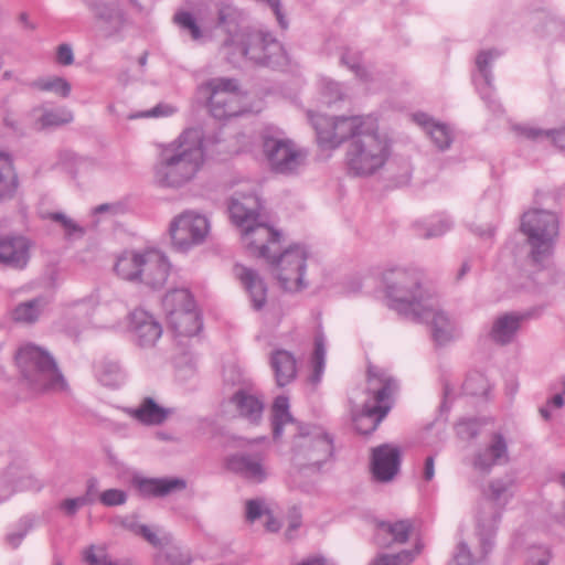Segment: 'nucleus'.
<instances>
[{"instance_id":"obj_1","label":"nucleus","mask_w":565,"mask_h":565,"mask_svg":"<svg viewBox=\"0 0 565 565\" xmlns=\"http://www.w3.org/2000/svg\"><path fill=\"white\" fill-rule=\"evenodd\" d=\"M320 145L338 148L350 141L347 164L355 175H371L382 169L391 156L392 139L372 115L329 117L307 111Z\"/></svg>"},{"instance_id":"obj_2","label":"nucleus","mask_w":565,"mask_h":565,"mask_svg":"<svg viewBox=\"0 0 565 565\" xmlns=\"http://www.w3.org/2000/svg\"><path fill=\"white\" fill-rule=\"evenodd\" d=\"M203 142V131L189 128L162 146L152 168L153 182L160 188L178 190L193 181L205 162Z\"/></svg>"},{"instance_id":"obj_3","label":"nucleus","mask_w":565,"mask_h":565,"mask_svg":"<svg viewBox=\"0 0 565 565\" xmlns=\"http://www.w3.org/2000/svg\"><path fill=\"white\" fill-rule=\"evenodd\" d=\"M280 239L281 233L275 231L273 237L265 242L264 250H260L257 245L249 254L267 262L270 275L282 290L301 291L308 287L306 279L308 250L300 244H294L279 252Z\"/></svg>"},{"instance_id":"obj_4","label":"nucleus","mask_w":565,"mask_h":565,"mask_svg":"<svg viewBox=\"0 0 565 565\" xmlns=\"http://www.w3.org/2000/svg\"><path fill=\"white\" fill-rule=\"evenodd\" d=\"M231 63L241 60L255 66H274L285 60L279 41L268 31L246 29L230 35L223 44Z\"/></svg>"},{"instance_id":"obj_5","label":"nucleus","mask_w":565,"mask_h":565,"mask_svg":"<svg viewBox=\"0 0 565 565\" xmlns=\"http://www.w3.org/2000/svg\"><path fill=\"white\" fill-rule=\"evenodd\" d=\"M397 385L395 380L383 369L370 366L367 371V399L362 407L351 408L353 425L358 433L366 435L376 429L391 406L387 403Z\"/></svg>"},{"instance_id":"obj_6","label":"nucleus","mask_w":565,"mask_h":565,"mask_svg":"<svg viewBox=\"0 0 565 565\" xmlns=\"http://www.w3.org/2000/svg\"><path fill=\"white\" fill-rule=\"evenodd\" d=\"M23 381L34 391H67V382L54 358L45 349L32 343L22 345L15 354Z\"/></svg>"},{"instance_id":"obj_7","label":"nucleus","mask_w":565,"mask_h":565,"mask_svg":"<svg viewBox=\"0 0 565 565\" xmlns=\"http://www.w3.org/2000/svg\"><path fill=\"white\" fill-rule=\"evenodd\" d=\"M383 281L388 306L408 319L419 315L423 305L434 298L423 288L419 274L414 269H388Z\"/></svg>"},{"instance_id":"obj_8","label":"nucleus","mask_w":565,"mask_h":565,"mask_svg":"<svg viewBox=\"0 0 565 565\" xmlns=\"http://www.w3.org/2000/svg\"><path fill=\"white\" fill-rule=\"evenodd\" d=\"M513 479L497 478L489 481L477 511V533L480 540L481 557L493 547V539L502 511L512 497Z\"/></svg>"},{"instance_id":"obj_9","label":"nucleus","mask_w":565,"mask_h":565,"mask_svg":"<svg viewBox=\"0 0 565 565\" xmlns=\"http://www.w3.org/2000/svg\"><path fill=\"white\" fill-rule=\"evenodd\" d=\"M228 210L233 223L242 231V241L247 252L249 253L257 245L260 250H264L265 242L273 237L276 230L259 220L262 210L259 199L254 194L234 196Z\"/></svg>"},{"instance_id":"obj_10","label":"nucleus","mask_w":565,"mask_h":565,"mask_svg":"<svg viewBox=\"0 0 565 565\" xmlns=\"http://www.w3.org/2000/svg\"><path fill=\"white\" fill-rule=\"evenodd\" d=\"M558 218L547 210L534 209L525 212L521 218V232L530 246V258L541 265L552 254L558 236Z\"/></svg>"},{"instance_id":"obj_11","label":"nucleus","mask_w":565,"mask_h":565,"mask_svg":"<svg viewBox=\"0 0 565 565\" xmlns=\"http://www.w3.org/2000/svg\"><path fill=\"white\" fill-rule=\"evenodd\" d=\"M333 452L332 438L321 427L306 426L294 439L292 462L298 468L318 469Z\"/></svg>"},{"instance_id":"obj_12","label":"nucleus","mask_w":565,"mask_h":565,"mask_svg":"<svg viewBox=\"0 0 565 565\" xmlns=\"http://www.w3.org/2000/svg\"><path fill=\"white\" fill-rule=\"evenodd\" d=\"M263 152L269 169L282 175L298 174L306 166L308 151L289 138L265 136Z\"/></svg>"},{"instance_id":"obj_13","label":"nucleus","mask_w":565,"mask_h":565,"mask_svg":"<svg viewBox=\"0 0 565 565\" xmlns=\"http://www.w3.org/2000/svg\"><path fill=\"white\" fill-rule=\"evenodd\" d=\"M207 96L210 111L216 119H226L242 113L243 96L237 82L232 78H212L200 86Z\"/></svg>"},{"instance_id":"obj_14","label":"nucleus","mask_w":565,"mask_h":565,"mask_svg":"<svg viewBox=\"0 0 565 565\" xmlns=\"http://www.w3.org/2000/svg\"><path fill=\"white\" fill-rule=\"evenodd\" d=\"M169 231L173 246L178 250L186 252L205 241L210 223L204 215L185 211L172 220Z\"/></svg>"},{"instance_id":"obj_15","label":"nucleus","mask_w":565,"mask_h":565,"mask_svg":"<svg viewBox=\"0 0 565 565\" xmlns=\"http://www.w3.org/2000/svg\"><path fill=\"white\" fill-rule=\"evenodd\" d=\"M173 301L189 302V290L185 288L172 289L162 299L169 327L179 335L192 337L201 329V321L195 303L192 308H183L174 311Z\"/></svg>"},{"instance_id":"obj_16","label":"nucleus","mask_w":565,"mask_h":565,"mask_svg":"<svg viewBox=\"0 0 565 565\" xmlns=\"http://www.w3.org/2000/svg\"><path fill=\"white\" fill-rule=\"evenodd\" d=\"M411 319L429 324L431 339L436 345H446L459 335L456 322L438 308L434 298L425 302L419 315H414Z\"/></svg>"},{"instance_id":"obj_17","label":"nucleus","mask_w":565,"mask_h":565,"mask_svg":"<svg viewBox=\"0 0 565 565\" xmlns=\"http://www.w3.org/2000/svg\"><path fill=\"white\" fill-rule=\"evenodd\" d=\"M32 242L22 235L0 236V264L23 269L30 260Z\"/></svg>"},{"instance_id":"obj_18","label":"nucleus","mask_w":565,"mask_h":565,"mask_svg":"<svg viewBox=\"0 0 565 565\" xmlns=\"http://www.w3.org/2000/svg\"><path fill=\"white\" fill-rule=\"evenodd\" d=\"M129 329L139 347L151 348L162 334L161 324L143 309H135L129 316Z\"/></svg>"},{"instance_id":"obj_19","label":"nucleus","mask_w":565,"mask_h":565,"mask_svg":"<svg viewBox=\"0 0 565 565\" xmlns=\"http://www.w3.org/2000/svg\"><path fill=\"white\" fill-rule=\"evenodd\" d=\"M141 268L139 282L153 289L161 288L170 273V264L167 257L156 249L145 250V260Z\"/></svg>"},{"instance_id":"obj_20","label":"nucleus","mask_w":565,"mask_h":565,"mask_svg":"<svg viewBox=\"0 0 565 565\" xmlns=\"http://www.w3.org/2000/svg\"><path fill=\"white\" fill-rule=\"evenodd\" d=\"M132 484L142 498H163L186 488L183 478H140L135 477Z\"/></svg>"},{"instance_id":"obj_21","label":"nucleus","mask_w":565,"mask_h":565,"mask_svg":"<svg viewBox=\"0 0 565 565\" xmlns=\"http://www.w3.org/2000/svg\"><path fill=\"white\" fill-rule=\"evenodd\" d=\"M508 460V443L501 434L495 433L487 447L473 456L472 466L476 470L487 473L495 465L505 463Z\"/></svg>"},{"instance_id":"obj_22","label":"nucleus","mask_w":565,"mask_h":565,"mask_svg":"<svg viewBox=\"0 0 565 565\" xmlns=\"http://www.w3.org/2000/svg\"><path fill=\"white\" fill-rule=\"evenodd\" d=\"M399 451L391 445H382L373 449L372 473L380 482L391 481L398 472Z\"/></svg>"},{"instance_id":"obj_23","label":"nucleus","mask_w":565,"mask_h":565,"mask_svg":"<svg viewBox=\"0 0 565 565\" xmlns=\"http://www.w3.org/2000/svg\"><path fill=\"white\" fill-rule=\"evenodd\" d=\"M226 468L252 483L266 480L268 469L258 457L252 455H234L226 459Z\"/></svg>"},{"instance_id":"obj_24","label":"nucleus","mask_w":565,"mask_h":565,"mask_svg":"<svg viewBox=\"0 0 565 565\" xmlns=\"http://www.w3.org/2000/svg\"><path fill=\"white\" fill-rule=\"evenodd\" d=\"M525 318V315L519 312H505L495 317L488 333L489 339L499 345L512 343Z\"/></svg>"},{"instance_id":"obj_25","label":"nucleus","mask_w":565,"mask_h":565,"mask_svg":"<svg viewBox=\"0 0 565 565\" xmlns=\"http://www.w3.org/2000/svg\"><path fill=\"white\" fill-rule=\"evenodd\" d=\"M234 271L237 279L248 292L253 307L256 310L262 309L267 299V287L264 279L256 270L243 265H236Z\"/></svg>"},{"instance_id":"obj_26","label":"nucleus","mask_w":565,"mask_h":565,"mask_svg":"<svg viewBox=\"0 0 565 565\" xmlns=\"http://www.w3.org/2000/svg\"><path fill=\"white\" fill-rule=\"evenodd\" d=\"M128 414L143 425L158 426L173 414V408L159 405L152 397H143L137 407L128 409Z\"/></svg>"},{"instance_id":"obj_27","label":"nucleus","mask_w":565,"mask_h":565,"mask_svg":"<svg viewBox=\"0 0 565 565\" xmlns=\"http://www.w3.org/2000/svg\"><path fill=\"white\" fill-rule=\"evenodd\" d=\"M30 117L35 130L66 125L72 122L74 119L73 113L65 107H58L55 109L35 107L30 111Z\"/></svg>"},{"instance_id":"obj_28","label":"nucleus","mask_w":565,"mask_h":565,"mask_svg":"<svg viewBox=\"0 0 565 565\" xmlns=\"http://www.w3.org/2000/svg\"><path fill=\"white\" fill-rule=\"evenodd\" d=\"M270 366L274 371L278 386L282 387L291 383L297 375V361L287 350H275L270 354Z\"/></svg>"},{"instance_id":"obj_29","label":"nucleus","mask_w":565,"mask_h":565,"mask_svg":"<svg viewBox=\"0 0 565 565\" xmlns=\"http://www.w3.org/2000/svg\"><path fill=\"white\" fill-rule=\"evenodd\" d=\"M412 118L425 130L438 149L445 150L449 148L452 142V134L447 125L435 121L425 113H415L412 115Z\"/></svg>"},{"instance_id":"obj_30","label":"nucleus","mask_w":565,"mask_h":565,"mask_svg":"<svg viewBox=\"0 0 565 565\" xmlns=\"http://www.w3.org/2000/svg\"><path fill=\"white\" fill-rule=\"evenodd\" d=\"M273 434L278 439L282 435V428L289 427L295 436L306 426L296 423L289 413V401L286 396H277L271 408Z\"/></svg>"},{"instance_id":"obj_31","label":"nucleus","mask_w":565,"mask_h":565,"mask_svg":"<svg viewBox=\"0 0 565 565\" xmlns=\"http://www.w3.org/2000/svg\"><path fill=\"white\" fill-rule=\"evenodd\" d=\"M143 260L145 252L127 250L118 256L114 269L124 280L139 281Z\"/></svg>"},{"instance_id":"obj_32","label":"nucleus","mask_w":565,"mask_h":565,"mask_svg":"<svg viewBox=\"0 0 565 565\" xmlns=\"http://www.w3.org/2000/svg\"><path fill=\"white\" fill-rule=\"evenodd\" d=\"M516 134L527 140L550 141L558 150L565 152V126L561 129H541L532 126H515Z\"/></svg>"},{"instance_id":"obj_33","label":"nucleus","mask_w":565,"mask_h":565,"mask_svg":"<svg viewBox=\"0 0 565 565\" xmlns=\"http://www.w3.org/2000/svg\"><path fill=\"white\" fill-rule=\"evenodd\" d=\"M95 17L103 23L117 30L124 23V17L116 0H86Z\"/></svg>"},{"instance_id":"obj_34","label":"nucleus","mask_w":565,"mask_h":565,"mask_svg":"<svg viewBox=\"0 0 565 565\" xmlns=\"http://www.w3.org/2000/svg\"><path fill=\"white\" fill-rule=\"evenodd\" d=\"M232 401L241 416L252 423H256L260 419L264 411V403L257 396L245 391H239L233 396Z\"/></svg>"},{"instance_id":"obj_35","label":"nucleus","mask_w":565,"mask_h":565,"mask_svg":"<svg viewBox=\"0 0 565 565\" xmlns=\"http://www.w3.org/2000/svg\"><path fill=\"white\" fill-rule=\"evenodd\" d=\"M18 189V175L9 154L0 152V200L10 199Z\"/></svg>"},{"instance_id":"obj_36","label":"nucleus","mask_w":565,"mask_h":565,"mask_svg":"<svg viewBox=\"0 0 565 565\" xmlns=\"http://www.w3.org/2000/svg\"><path fill=\"white\" fill-rule=\"evenodd\" d=\"M30 87L39 92L53 93L57 97L67 98L72 92L71 83L61 76L39 77L30 83Z\"/></svg>"},{"instance_id":"obj_37","label":"nucleus","mask_w":565,"mask_h":565,"mask_svg":"<svg viewBox=\"0 0 565 565\" xmlns=\"http://www.w3.org/2000/svg\"><path fill=\"white\" fill-rule=\"evenodd\" d=\"M45 303L44 298L22 302L13 309L12 319L22 323H32L40 317Z\"/></svg>"},{"instance_id":"obj_38","label":"nucleus","mask_w":565,"mask_h":565,"mask_svg":"<svg viewBox=\"0 0 565 565\" xmlns=\"http://www.w3.org/2000/svg\"><path fill=\"white\" fill-rule=\"evenodd\" d=\"M97 376L99 382L109 387L119 386L125 379V374L120 365L113 360H103L97 369Z\"/></svg>"},{"instance_id":"obj_39","label":"nucleus","mask_w":565,"mask_h":565,"mask_svg":"<svg viewBox=\"0 0 565 565\" xmlns=\"http://www.w3.org/2000/svg\"><path fill=\"white\" fill-rule=\"evenodd\" d=\"M43 217L56 223L63 230L67 239L82 238L86 233L83 226L62 212L47 213Z\"/></svg>"},{"instance_id":"obj_40","label":"nucleus","mask_w":565,"mask_h":565,"mask_svg":"<svg viewBox=\"0 0 565 565\" xmlns=\"http://www.w3.org/2000/svg\"><path fill=\"white\" fill-rule=\"evenodd\" d=\"M420 546L417 545L415 550L402 551L397 554H381L376 556L370 565H408L412 563L417 554L420 553Z\"/></svg>"},{"instance_id":"obj_41","label":"nucleus","mask_w":565,"mask_h":565,"mask_svg":"<svg viewBox=\"0 0 565 565\" xmlns=\"http://www.w3.org/2000/svg\"><path fill=\"white\" fill-rule=\"evenodd\" d=\"M173 21L182 31L188 32L193 41L203 39V31L192 13L179 11L174 14Z\"/></svg>"},{"instance_id":"obj_42","label":"nucleus","mask_w":565,"mask_h":565,"mask_svg":"<svg viewBox=\"0 0 565 565\" xmlns=\"http://www.w3.org/2000/svg\"><path fill=\"white\" fill-rule=\"evenodd\" d=\"M128 529L136 535L142 536L153 547L162 548L171 543V536L166 534L159 536L151 527L145 524L131 523Z\"/></svg>"},{"instance_id":"obj_43","label":"nucleus","mask_w":565,"mask_h":565,"mask_svg":"<svg viewBox=\"0 0 565 565\" xmlns=\"http://www.w3.org/2000/svg\"><path fill=\"white\" fill-rule=\"evenodd\" d=\"M243 18L242 11L228 3H221L217 11V22L231 34V28L236 26Z\"/></svg>"},{"instance_id":"obj_44","label":"nucleus","mask_w":565,"mask_h":565,"mask_svg":"<svg viewBox=\"0 0 565 565\" xmlns=\"http://www.w3.org/2000/svg\"><path fill=\"white\" fill-rule=\"evenodd\" d=\"M273 508L271 503L264 498L249 499L245 502V519L254 523L260 518H265Z\"/></svg>"},{"instance_id":"obj_45","label":"nucleus","mask_w":565,"mask_h":565,"mask_svg":"<svg viewBox=\"0 0 565 565\" xmlns=\"http://www.w3.org/2000/svg\"><path fill=\"white\" fill-rule=\"evenodd\" d=\"M412 524L408 521H398L395 523L382 522L379 526L381 532L392 536L395 543H405L408 539Z\"/></svg>"},{"instance_id":"obj_46","label":"nucleus","mask_w":565,"mask_h":565,"mask_svg":"<svg viewBox=\"0 0 565 565\" xmlns=\"http://www.w3.org/2000/svg\"><path fill=\"white\" fill-rule=\"evenodd\" d=\"M462 387L468 395L486 396L490 390V384L483 374L472 373L466 379Z\"/></svg>"},{"instance_id":"obj_47","label":"nucleus","mask_w":565,"mask_h":565,"mask_svg":"<svg viewBox=\"0 0 565 565\" xmlns=\"http://www.w3.org/2000/svg\"><path fill=\"white\" fill-rule=\"evenodd\" d=\"M166 546L167 550L162 556L170 565H190L192 557L188 550L178 545Z\"/></svg>"},{"instance_id":"obj_48","label":"nucleus","mask_w":565,"mask_h":565,"mask_svg":"<svg viewBox=\"0 0 565 565\" xmlns=\"http://www.w3.org/2000/svg\"><path fill=\"white\" fill-rule=\"evenodd\" d=\"M499 55L500 52L498 50H488L480 52L476 58L478 71L480 72V74L482 75L488 85L491 84L492 79L491 72L489 70L490 63Z\"/></svg>"},{"instance_id":"obj_49","label":"nucleus","mask_w":565,"mask_h":565,"mask_svg":"<svg viewBox=\"0 0 565 565\" xmlns=\"http://www.w3.org/2000/svg\"><path fill=\"white\" fill-rule=\"evenodd\" d=\"M83 558L88 565H118L108 557L103 548L95 545L88 546L83 552Z\"/></svg>"},{"instance_id":"obj_50","label":"nucleus","mask_w":565,"mask_h":565,"mask_svg":"<svg viewBox=\"0 0 565 565\" xmlns=\"http://www.w3.org/2000/svg\"><path fill=\"white\" fill-rule=\"evenodd\" d=\"M99 501L105 507L122 505L127 501V493L120 489H107L99 494Z\"/></svg>"},{"instance_id":"obj_51","label":"nucleus","mask_w":565,"mask_h":565,"mask_svg":"<svg viewBox=\"0 0 565 565\" xmlns=\"http://www.w3.org/2000/svg\"><path fill=\"white\" fill-rule=\"evenodd\" d=\"M324 356H326V349H324L323 342H322V340L318 339L316 341V349H315L313 360H312L313 375L311 377V381L313 383H318L320 380V375H321V373L323 371V366H324Z\"/></svg>"},{"instance_id":"obj_52","label":"nucleus","mask_w":565,"mask_h":565,"mask_svg":"<svg viewBox=\"0 0 565 565\" xmlns=\"http://www.w3.org/2000/svg\"><path fill=\"white\" fill-rule=\"evenodd\" d=\"M93 498L77 497L65 499L60 503V509L68 516L74 515L81 508L92 504Z\"/></svg>"},{"instance_id":"obj_53","label":"nucleus","mask_w":565,"mask_h":565,"mask_svg":"<svg viewBox=\"0 0 565 565\" xmlns=\"http://www.w3.org/2000/svg\"><path fill=\"white\" fill-rule=\"evenodd\" d=\"M175 111V108L169 104H158L153 108L147 111L131 114L128 116L129 119L148 118V117H166L170 116Z\"/></svg>"},{"instance_id":"obj_54","label":"nucleus","mask_w":565,"mask_h":565,"mask_svg":"<svg viewBox=\"0 0 565 565\" xmlns=\"http://www.w3.org/2000/svg\"><path fill=\"white\" fill-rule=\"evenodd\" d=\"M33 522L31 519H23L20 524L19 529L15 532L9 533L7 535V542L10 546L13 548L18 547L26 533L32 529Z\"/></svg>"},{"instance_id":"obj_55","label":"nucleus","mask_w":565,"mask_h":565,"mask_svg":"<svg viewBox=\"0 0 565 565\" xmlns=\"http://www.w3.org/2000/svg\"><path fill=\"white\" fill-rule=\"evenodd\" d=\"M342 63L348 65L350 70H352L355 75L362 79L367 81L370 75L369 72L360 64V56L359 55H352L349 53H345L342 55Z\"/></svg>"},{"instance_id":"obj_56","label":"nucleus","mask_w":565,"mask_h":565,"mask_svg":"<svg viewBox=\"0 0 565 565\" xmlns=\"http://www.w3.org/2000/svg\"><path fill=\"white\" fill-rule=\"evenodd\" d=\"M454 559L457 565H475L477 558L471 554L466 543L461 542L458 544Z\"/></svg>"},{"instance_id":"obj_57","label":"nucleus","mask_w":565,"mask_h":565,"mask_svg":"<svg viewBox=\"0 0 565 565\" xmlns=\"http://www.w3.org/2000/svg\"><path fill=\"white\" fill-rule=\"evenodd\" d=\"M56 62L63 66H68L74 63L73 49L70 44H60L56 49Z\"/></svg>"},{"instance_id":"obj_58","label":"nucleus","mask_w":565,"mask_h":565,"mask_svg":"<svg viewBox=\"0 0 565 565\" xmlns=\"http://www.w3.org/2000/svg\"><path fill=\"white\" fill-rule=\"evenodd\" d=\"M550 557L548 550L544 547H535L529 556L527 565H548Z\"/></svg>"},{"instance_id":"obj_59","label":"nucleus","mask_w":565,"mask_h":565,"mask_svg":"<svg viewBox=\"0 0 565 565\" xmlns=\"http://www.w3.org/2000/svg\"><path fill=\"white\" fill-rule=\"evenodd\" d=\"M457 433L461 438H475L479 430L475 420H463L458 424Z\"/></svg>"},{"instance_id":"obj_60","label":"nucleus","mask_w":565,"mask_h":565,"mask_svg":"<svg viewBox=\"0 0 565 565\" xmlns=\"http://www.w3.org/2000/svg\"><path fill=\"white\" fill-rule=\"evenodd\" d=\"M450 228V223L446 220L439 221L437 224L428 228L423 236L425 238L437 237L445 234Z\"/></svg>"},{"instance_id":"obj_61","label":"nucleus","mask_w":565,"mask_h":565,"mask_svg":"<svg viewBox=\"0 0 565 565\" xmlns=\"http://www.w3.org/2000/svg\"><path fill=\"white\" fill-rule=\"evenodd\" d=\"M434 476H435V458L433 456H428L425 459L423 478L426 481H430V480H433Z\"/></svg>"},{"instance_id":"obj_62","label":"nucleus","mask_w":565,"mask_h":565,"mask_svg":"<svg viewBox=\"0 0 565 565\" xmlns=\"http://www.w3.org/2000/svg\"><path fill=\"white\" fill-rule=\"evenodd\" d=\"M265 527L268 532H277L280 529V522L275 516L273 508L269 513L266 514Z\"/></svg>"},{"instance_id":"obj_63","label":"nucleus","mask_w":565,"mask_h":565,"mask_svg":"<svg viewBox=\"0 0 565 565\" xmlns=\"http://www.w3.org/2000/svg\"><path fill=\"white\" fill-rule=\"evenodd\" d=\"M301 524V516L300 514L295 511V514L290 518V521H289V525H288V529H287V535L290 536V533L292 531H296Z\"/></svg>"},{"instance_id":"obj_64","label":"nucleus","mask_w":565,"mask_h":565,"mask_svg":"<svg viewBox=\"0 0 565 565\" xmlns=\"http://www.w3.org/2000/svg\"><path fill=\"white\" fill-rule=\"evenodd\" d=\"M98 492L97 480L89 479L87 482V490L83 497L93 498V502L95 501V495Z\"/></svg>"}]
</instances>
